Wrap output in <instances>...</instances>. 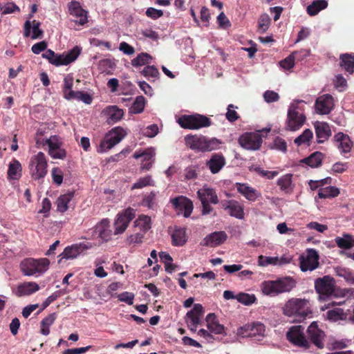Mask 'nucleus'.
Segmentation results:
<instances>
[{
    "mask_svg": "<svg viewBox=\"0 0 354 354\" xmlns=\"http://www.w3.org/2000/svg\"><path fill=\"white\" fill-rule=\"evenodd\" d=\"M283 314L293 319L294 322H301L307 317H312V310L308 299L291 298L283 307Z\"/></svg>",
    "mask_w": 354,
    "mask_h": 354,
    "instance_id": "nucleus-1",
    "label": "nucleus"
},
{
    "mask_svg": "<svg viewBox=\"0 0 354 354\" xmlns=\"http://www.w3.org/2000/svg\"><path fill=\"white\" fill-rule=\"evenodd\" d=\"M296 286V281L290 277H283L276 280L265 281L261 283V290L266 295L274 297L290 292Z\"/></svg>",
    "mask_w": 354,
    "mask_h": 354,
    "instance_id": "nucleus-2",
    "label": "nucleus"
},
{
    "mask_svg": "<svg viewBox=\"0 0 354 354\" xmlns=\"http://www.w3.org/2000/svg\"><path fill=\"white\" fill-rule=\"evenodd\" d=\"M185 143L193 151L205 152L216 149L221 142L216 138L208 139L202 135L188 134L185 137Z\"/></svg>",
    "mask_w": 354,
    "mask_h": 354,
    "instance_id": "nucleus-3",
    "label": "nucleus"
},
{
    "mask_svg": "<svg viewBox=\"0 0 354 354\" xmlns=\"http://www.w3.org/2000/svg\"><path fill=\"white\" fill-rule=\"evenodd\" d=\"M303 100H295L289 106L286 129L289 131H295L299 129L306 121V116L303 113V108L299 104L304 103Z\"/></svg>",
    "mask_w": 354,
    "mask_h": 354,
    "instance_id": "nucleus-4",
    "label": "nucleus"
},
{
    "mask_svg": "<svg viewBox=\"0 0 354 354\" xmlns=\"http://www.w3.org/2000/svg\"><path fill=\"white\" fill-rule=\"evenodd\" d=\"M50 261L46 258H26L21 262L20 269L26 276L41 275L48 269Z\"/></svg>",
    "mask_w": 354,
    "mask_h": 354,
    "instance_id": "nucleus-5",
    "label": "nucleus"
},
{
    "mask_svg": "<svg viewBox=\"0 0 354 354\" xmlns=\"http://www.w3.org/2000/svg\"><path fill=\"white\" fill-rule=\"evenodd\" d=\"M178 123L183 129H199L211 126L212 122L208 117L196 113L180 116L178 119Z\"/></svg>",
    "mask_w": 354,
    "mask_h": 354,
    "instance_id": "nucleus-6",
    "label": "nucleus"
},
{
    "mask_svg": "<svg viewBox=\"0 0 354 354\" xmlns=\"http://www.w3.org/2000/svg\"><path fill=\"white\" fill-rule=\"evenodd\" d=\"M31 178L35 180L44 178L47 174L48 162L45 154L39 151L31 157L29 162Z\"/></svg>",
    "mask_w": 354,
    "mask_h": 354,
    "instance_id": "nucleus-7",
    "label": "nucleus"
},
{
    "mask_svg": "<svg viewBox=\"0 0 354 354\" xmlns=\"http://www.w3.org/2000/svg\"><path fill=\"white\" fill-rule=\"evenodd\" d=\"M127 136L126 131L121 127L110 130L100 142L97 151L103 153L118 144Z\"/></svg>",
    "mask_w": 354,
    "mask_h": 354,
    "instance_id": "nucleus-8",
    "label": "nucleus"
},
{
    "mask_svg": "<svg viewBox=\"0 0 354 354\" xmlns=\"http://www.w3.org/2000/svg\"><path fill=\"white\" fill-rule=\"evenodd\" d=\"M287 339L293 345L308 349L310 346V342L304 334V327L301 325L291 326L286 333Z\"/></svg>",
    "mask_w": 354,
    "mask_h": 354,
    "instance_id": "nucleus-9",
    "label": "nucleus"
},
{
    "mask_svg": "<svg viewBox=\"0 0 354 354\" xmlns=\"http://www.w3.org/2000/svg\"><path fill=\"white\" fill-rule=\"evenodd\" d=\"M335 288V281L329 275L317 278L315 281V289L320 297L325 298L331 296L334 294Z\"/></svg>",
    "mask_w": 354,
    "mask_h": 354,
    "instance_id": "nucleus-10",
    "label": "nucleus"
},
{
    "mask_svg": "<svg viewBox=\"0 0 354 354\" xmlns=\"http://www.w3.org/2000/svg\"><path fill=\"white\" fill-rule=\"evenodd\" d=\"M238 142L245 149L256 151L261 147L263 140L259 132H246L239 138Z\"/></svg>",
    "mask_w": 354,
    "mask_h": 354,
    "instance_id": "nucleus-11",
    "label": "nucleus"
},
{
    "mask_svg": "<svg viewBox=\"0 0 354 354\" xmlns=\"http://www.w3.org/2000/svg\"><path fill=\"white\" fill-rule=\"evenodd\" d=\"M136 217V210L131 207H128L120 212L117 215V218L114 222V234H122L129 223Z\"/></svg>",
    "mask_w": 354,
    "mask_h": 354,
    "instance_id": "nucleus-12",
    "label": "nucleus"
},
{
    "mask_svg": "<svg viewBox=\"0 0 354 354\" xmlns=\"http://www.w3.org/2000/svg\"><path fill=\"white\" fill-rule=\"evenodd\" d=\"M319 254L316 250L310 248L306 250V255L299 257L300 268L303 272L312 271L319 267Z\"/></svg>",
    "mask_w": 354,
    "mask_h": 354,
    "instance_id": "nucleus-13",
    "label": "nucleus"
},
{
    "mask_svg": "<svg viewBox=\"0 0 354 354\" xmlns=\"http://www.w3.org/2000/svg\"><path fill=\"white\" fill-rule=\"evenodd\" d=\"M265 326L260 322H254L241 326L237 329V335L242 337H263L265 333Z\"/></svg>",
    "mask_w": 354,
    "mask_h": 354,
    "instance_id": "nucleus-14",
    "label": "nucleus"
},
{
    "mask_svg": "<svg viewBox=\"0 0 354 354\" xmlns=\"http://www.w3.org/2000/svg\"><path fill=\"white\" fill-rule=\"evenodd\" d=\"M308 339L309 342L313 344L318 348L324 347L325 333L318 327L316 322H312L307 328Z\"/></svg>",
    "mask_w": 354,
    "mask_h": 354,
    "instance_id": "nucleus-15",
    "label": "nucleus"
},
{
    "mask_svg": "<svg viewBox=\"0 0 354 354\" xmlns=\"http://www.w3.org/2000/svg\"><path fill=\"white\" fill-rule=\"evenodd\" d=\"M178 214H183L185 218L189 217L193 211V203L191 200L183 196H179L170 200Z\"/></svg>",
    "mask_w": 354,
    "mask_h": 354,
    "instance_id": "nucleus-16",
    "label": "nucleus"
},
{
    "mask_svg": "<svg viewBox=\"0 0 354 354\" xmlns=\"http://www.w3.org/2000/svg\"><path fill=\"white\" fill-rule=\"evenodd\" d=\"M68 12L75 17L76 24L84 26L88 22V12L82 8L80 2L71 1L68 3Z\"/></svg>",
    "mask_w": 354,
    "mask_h": 354,
    "instance_id": "nucleus-17",
    "label": "nucleus"
},
{
    "mask_svg": "<svg viewBox=\"0 0 354 354\" xmlns=\"http://www.w3.org/2000/svg\"><path fill=\"white\" fill-rule=\"evenodd\" d=\"M93 245L91 243H80L67 246L62 253L59 254V257H60L61 259L59 260V262H60L62 259H75L83 251L91 249Z\"/></svg>",
    "mask_w": 354,
    "mask_h": 354,
    "instance_id": "nucleus-18",
    "label": "nucleus"
},
{
    "mask_svg": "<svg viewBox=\"0 0 354 354\" xmlns=\"http://www.w3.org/2000/svg\"><path fill=\"white\" fill-rule=\"evenodd\" d=\"M333 142L342 154H346L351 151L354 144L348 135L343 132L335 134L333 138Z\"/></svg>",
    "mask_w": 354,
    "mask_h": 354,
    "instance_id": "nucleus-19",
    "label": "nucleus"
},
{
    "mask_svg": "<svg viewBox=\"0 0 354 354\" xmlns=\"http://www.w3.org/2000/svg\"><path fill=\"white\" fill-rule=\"evenodd\" d=\"M335 106L334 99L330 94H324L317 98L315 107L317 113L326 115L330 113Z\"/></svg>",
    "mask_w": 354,
    "mask_h": 354,
    "instance_id": "nucleus-20",
    "label": "nucleus"
},
{
    "mask_svg": "<svg viewBox=\"0 0 354 354\" xmlns=\"http://www.w3.org/2000/svg\"><path fill=\"white\" fill-rule=\"evenodd\" d=\"M221 207L227 210L229 215L238 219L244 218L243 206L236 200H225L221 202Z\"/></svg>",
    "mask_w": 354,
    "mask_h": 354,
    "instance_id": "nucleus-21",
    "label": "nucleus"
},
{
    "mask_svg": "<svg viewBox=\"0 0 354 354\" xmlns=\"http://www.w3.org/2000/svg\"><path fill=\"white\" fill-rule=\"evenodd\" d=\"M81 53V48L76 46L73 49L69 50L66 54L57 55L55 53V57L51 62V64L56 66L62 65H68L74 62L80 55Z\"/></svg>",
    "mask_w": 354,
    "mask_h": 354,
    "instance_id": "nucleus-22",
    "label": "nucleus"
},
{
    "mask_svg": "<svg viewBox=\"0 0 354 354\" xmlns=\"http://www.w3.org/2000/svg\"><path fill=\"white\" fill-rule=\"evenodd\" d=\"M39 290V286L34 281H27L19 284L12 292L17 297L29 296Z\"/></svg>",
    "mask_w": 354,
    "mask_h": 354,
    "instance_id": "nucleus-23",
    "label": "nucleus"
},
{
    "mask_svg": "<svg viewBox=\"0 0 354 354\" xmlns=\"http://www.w3.org/2000/svg\"><path fill=\"white\" fill-rule=\"evenodd\" d=\"M102 114L106 118L109 124H113L122 118L124 111L117 106H108L102 110Z\"/></svg>",
    "mask_w": 354,
    "mask_h": 354,
    "instance_id": "nucleus-24",
    "label": "nucleus"
},
{
    "mask_svg": "<svg viewBox=\"0 0 354 354\" xmlns=\"http://www.w3.org/2000/svg\"><path fill=\"white\" fill-rule=\"evenodd\" d=\"M235 186L237 192L250 202H254L261 196L260 192L245 183H236Z\"/></svg>",
    "mask_w": 354,
    "mask_h": 354,
    "instance_id": "nucleus-25",
    "label": "nucleus"
},
{
    "mask_svg": "<svg viewBox=\"0 0 354 354\" xmlns=\"http://www.w3.org/2000/svg\"><path fill=\"white\" fill-rule=\"evenodd\" d=\"M314 127L318 143H323L331 136L330 127L327 122L317 121Z\"/></svg>",
    "mask_w": 354,
    "mask_h": 354,
    "instance_id": "nucleus-26",
    "label": "nucleus"
},
{
    "mask_svg": "<svg viewBox=\"0 0 354 354\" xmlns=\"http://www.w3.org/2000/svg\"><path fill=\"white\" fill-rule=\"evenodd\" d=\"M205 321L207 322V327L210 333L224 336L227 335L225 326L218 322L214 313H209L206 316Z\"/></svg>",
    "mask_w": 354,
    "mask_h": 354,
    "instance_id": "nucleus-27",
    "label": "nucleus"
},
{
    "mask_svg": "<svg viewBox=\"0 0 354 354\" xmlns=\"http://www.w3.org/2000/svg\"><path fill=\"white\" fill-rule=\"evenodd\" d=\"M227 238V235L224 231H218L211 233L203 240V245L209 247H216L223 243Z\"/></svg>",
    "mask_w": 354,
    "mask_h": 354,
    "instance_id": "nucleus-28",
    "label": "nucleus"
},
{
    "mask_svg": "<svg viewBox=\"0 0 354 354\" xmlns=\"http://www.w3.org/2000/svg\"><path fill=\"white\" fill-rule=\"evenodd\" d=\"M8 179L9 180H18L22 176V166L19 160L13 158L8 165L7 171Z\"/></svg>",
    "mask_w": 354,
    "mask_h": 354,
    "instance_id": "nucleus-29",
    "label": "nucleus"
},
{
    "mask_svg": "<svg viewBox=\"0 0 354 354\" xmlns=\"http://www.w3.org/2000/svg\"><path fill=\"white\" fill-rule=\"evenodd\" d=\"M198 196L200 201H207L211 202L213 204H217L218 203V196L215 190L212 188L207 187H203L202 189L197 192Z\"/></svg>",
    "mask_w": 354,
    "mask_h": 354,
    "instance_id": "nucleus-30",
    "label": "nucleus"
},
{
    "mask_svg": "<svg viewBox=\"0 0 354 354\" xmlns=\"http://www.w3.org/2000/svg\"><path fill=\"white\" fill-rule=\"evenodd\" d=\"M225 165V160L221 154H213L207 162V165L212 174L218 173Z\"/></svg>",
    "mask_w": 354,
    "mask_h": 354,
    "instance_id": "nucleus-31",
    "label": "nucleus"
},
{
    "mask_svg": "<svg viewBox=\"0 0 354 354\" xmlns=\"http://www.w3.org/2000/svg\"><path fill=\"white\" fill-rule=\"evenodd\" d=\"M300 54H303V56H308L309 55V51L306 50H301L299 51H294L290 55H288L286 58L281 60L280 62V66L284 68L289 70L293 68L295 65V59H299L298 55Z\"/></svg>",
    "mask_w": 354,
    "mask_h": 354,
    "instance_id": "nucleus-32",
    "label": "nucleus"
},
{
    "mask_svg": "<svg viewBox=\"0 0 354 354\" xmlns=\"http://www.w3.org/2000/svg\"><path fill=\"white\" fill-rule=\"evenodd\" d=\"M339 66L348 74L354 72V54L344 53L339 56Z\"/></svg>",
    "mask_w": 354,
    "mask_h": 354,
    "instance_id": "nucleus-33",
    "label": "nucleus"
},
{
    "mask_svg": "<svg viewBox=\"0 0 354 354\" xmlns=\"http://www.w3.org/2000/svg\"><path fill=\"white\" fill-rule=\"evenodd\" d=\"M24 36L25 37H31V39H41L44 36V31L39 28L32 27L31 22L29 20L26 21L24 26Z\"/></svg>",
    "mask_w": 354,
    "mask_h": 354,
    "instance_id": "nucleus-34",
    "label": "nucleus"
},
{
    "mask_svg": "<svg viewBox=\"0 0 354 354\" xmlns=\"http://www.w3.org/2000/svg\"><path fill=\"white\" fill-rule=\"evenodd\" d=\"M324 157V153L319 151H315L308 157L304 158L301 162L312 168H316L322 165Z\"/></svg>",
    "mask_w": 354,
    "mask_h": 354,
    "instance_id": "nucleus-35",
    "label": "nucleus"
},
{
    "mask_svg": "<svg viewBox=\"0 0 354 354\" xmlns=\"http://www.w3.org/2000/svg\"><path fill=\"white\" fill-rule=\"evenodd\" d=\"M65 99L67 100H77L80 101H82L86 104H91L93 101V98L90 94L82 91H71L70 92L67 93L66 94Z\"/></svg>",
    "mask_w": 354,
    "mask_h": 354,
    "instance_id": "nucleus-36",
    "label": "nucleus"
},
{
    "mask_svg": "<svg viewBox=\"0 0 354 354\" xmlns=\"http://www.w3.org/2000/svg\"><path fill=\"white\" fill-rule=\"evenodd\" d=\"M204 313L203 307L200 304H195L192 310L187 313V317L190 319L192 324L196 327L200 322V316Z\"/></svg>",
    "mask_w": 354,
    "mask_h": 354,
    "instance_id": "nucleus-37",
    "label": "nucleus"
},
{
    "mask_svg": "<svg viewBox=\"0 0 354 354\" xmlns=\"http://www.w3.org/2000/svg\"><path fill=\"white\" fill-rule=\"evenodd\" d=\"M350 310H348L345 312L344 309L340 308H335L332 310H329L326 313V316L328 320L331 322H337L339 320H346Z\"/></svg>",
    "mask_w": 354,
    "mask_h": 354,
    "instance_id": "nucleus-38",
    "label": "nucleus"
},
{
    "mask_svg": "<svg viewBox=\"0 0 354 354\" xmlns=\"http://www.w3.org/2000/svg\"><path fill=\"white\" fill-rule=\"evenodd\" d=\"M74 196L73 192L61 195L56 201L57 210L61 213L65 212L68 208V203Z\"/></svg>",
    "mask_w": 354,
    "mask_h": 354,
    "instance_id": "nucleus-39",
    "label": "nucleus"
},
{
    "mask_svg": "<svg viewBox=\"0 0 354 354\" xmlns=\"http://www.w3.org/2000/svg\"><path fill=\"white\" fill-rule=\"evenodd\" d=\"M277 185L280 187L281 190L286 193H290L292 191V174H286L281 176L277 183Z\"/></svg>",
    "mask_w": 354,
    "mask_h": 354,
    "instance_id": "nucleus-40",
    "label": "nucleus"
},
{
    "mask_svg": "<svg viewBox=\"0 0 354 354\" xmlns=\"http://www.w3.org/2000/svg\"><path fill=\"white\" fill-rule=\"evenodd\" d=\"M172 244L175 246H183L187 241L186 231L183 228H179L174 230L171 235Z\"/></svg>",
    "mask_w": 354,
    "mask_h": 354,
    "instance_id": "nucleus-41",
    "label": "nucleus"
},
{
    "mask_svg": "<svg viewBox=\"0 0 354 354\" xmlns=\"http://www.w3.org/2000/svg\"><path fill=\"white\" fill-rule=\"evenodd\" d=\"M133 227L146 233L151 228V217L147 215L139 216L134 221Z\"/></svg>",
    "mask_w": 354,
    "mask_h": 354,
    "instance_id": "nucleus-42",
    "label": "nucleus"
},
{
    "mask_svg": "<svg viewBox=\"0 0 354 354\" xmlns=\"http://www.w3.org/2000/svg\"><path fill=\"white\" fill-rule=\"evenodd\" d=\"M327 6L328 2L326 0H315L310 5L308 6L306 11L310 16H315Z\"/></svg>",
    "mask_w": 354,
    "mask_h": 354,
    "instance_id": "nucleus-43",
    "label": "nucleus"
},
{
    "mask_svg": "<svg viewBox=\"0 0 354 354\" xmlns=\"http://www.w3.org/2000/svg\"><path fill=\"white\" fill-rule=\"evenodd\" d=\"M56 319L57 314L53 313L41 320L40 332L42 335H48L50 333V326L55 322Z\"/></svg>",
    "mask_w": 354,
    "mask_h": 354,
    "instance_id": "nucleus-44",
    "label": "nucleus"
},
{
    "mask_svg": "<svg viewBox=\"0 0 354 354\" xmlns=\"http://www.w3.org/2000/svg\"><path fill=\"white\" fill-rule=\"evenodd\" d=\"M152 57L147 53H141L131 60V64L134 67L149 65L151 63Z\"/></svg>",
    "mask_w": 354,
    "mask_h": 354,
    "instance_id": "nucleus-45",
    "label": "nucleus"
},
{
    "mask_svg": "<svg viewBox=\"0 0 354 354\" xmlns=\"http://www.w3.org/2000/svg\"><path fill=\"white\" fill-rule=\"evenodd\" d=\"M339 194V189L333 186L320 188L318 191L319 198H331L337 197Z\"/></svg>",
    "mask_w": 354,
    "mask_h": 354,
    "instance_id": "nucleus-46",
    "label": "nucleus"
},
{
    "mask_svg": "<svg viewBox=\"0 0 354 354\" xmlns=\"http://www.w3.org/2000/svg\"><path fill=\"white\" fill-rule=\"evenodd\" d=\"M335 243L342 249H350L354 246V239H352L351 236L346 234L344 237H337Z\"/></svg>",
    "mask_w": 354,
    "mask_h": 354,
    "instance_id": "nucleus-47",
    "label": "nucleus"
},
{
    "mask_svg": "<svg viewBox=\"0 0 354 354\" xmlns=\"http://www.w3.org/2000/svg\"><path fill=\"white\" fill-rule=\"evenodd\" d=\"M313 131L309 129H306L300 136L295 138V144H296L297 146H300L303 144H307L308 145H310V141L313 138Z\"/></svg>",
    "mask_w": 354,
    "mask_h": 354,
    "instance_id": "nucleus-48",
    "label": "nucleus"
},
{
    "mask_svg": "<svg viewBox=\"0 0 354 354\" xmlns=\"http://www.w3.org/2000/svg\"><path fill=\"white\" fill-rule=\"evenodd\" d=\"M145 106V99L142 95L138 96L130 108V112L138 114L143 111Z\"/></svg>",
    "mask_w": 354,
    "mask_h": 354,
    "instance_id": "nucleus-49",
    "label": "nucleus"
},
{
    "mask_svg": "<svg viewBox=\"0 0 354 354\" xmlns=\"http://www.w3.org/2000/svg\"><path fill=\"white\" fill-rule=\"evenodd\" d=\"M46 144L48 147V154L53 153L55 149L62 147L63 142L57 136H52L46 140Z\"/></svg>",
    "mask_w": 354,
    "mask_h": 354,
    "instance_id": "nucleus-50",
    "label": "nucleus"
},
{
    "mask_svg": "<svg viewBox=\"0 0 354 354\" xmlns=\"http://www.w3.org/2000/svg\"><path fill=\"white\" fill-rule=\"evenodd\" d=\"M109 223V221L107 219H104L102 221L100 225L97 227L100 236L106 241H108L111 238V231L107 229Z\"/></svg>",
    "mask_w": 354,
    "mask_h": 354,
    "instance_id": "nucleus-51",
    "label": "nucleus"
},
{
    "mask_svg": "<svg viewBox=\"0 0 354 354\" xmlns=\"http://www.w3.org/2000/svg\"><path fill=\"white\" fill-rule=\"evenodd\" d=\"M258 263L260 266H267L268 265L281 264V260L278 257H265L260 255L258 258Z\"/></svg>",
    "mask_w": 354,
    "mask_h": 354,
    "instance_id": "nucleus-52",
    "label": "nucleus"
},
{
    "mask_svg": "<svg viewBox=\"0 0 354 354\" xmlns=\"http://www.w3.org/2000/svg\"><path fill=\"white\" fill-rule=\"evenodd\" d=\"M270 24V18L268 15L264 13L260 15L258 20V30L261 33L265 32Z\"/></svg>",
    "mask_w": 354,
    "mask_h": 354,
    "instance_id": "nucleus-53",
    "label": "nucleus"
},
{
    "mask_svg": "<svg viewBox=\"0 0 354 354\" xmlns=\"http://www.w3.org/2000/svg\"><path fill=\"white\" fill-rule=\"evenodd\" d=\"M236 299L244 305H251L256 301V297L254 295H250L248 293L240 292L236 295Z\"/></svg>",
    "mask_w": 354,
    "mask_h": 354,
    "instance_id": "nucleus-54",
    "label": "nucleus"
},
{
    "mask_svg": "<svg viewBox=\"0 0 354 354\" xmlns=\"http://www.w3.org/2000/svg\"><path fill=\"white\" fill-rule=\"evenodd\" d=\"M142 75L146 77L148 80L151 78L153 80L156 79L159 75V71L154 66H147L141 72Z\"/></svg>",
    "mask_w": 354,
    "mask_h": 354,
    "instance_id": "nucleus-55",
    "label": "nucleus"
},
{
    "mask_svg": "<svg viewBox=\"0 0 354 354\" xmlns=\"http://www.w3.org/2000/svg\"><path fill=\"white\" fill-rule=\"evenodd\" d=\"M151 177L150 176H146L142 178H140L133 185L131 189H142L147 185H153Z\"/></svg>",
    "mask_w": 354,
    "mask_h": 354,
    "instance_id": "nucleus-56",
    "label": "nucleus"
},
{
    "mask_svg": "<svg viewBox=\"0 0 354 354\" xmlns=\"http://www.w3.org/2000/svg\"><path fill=\"white\" fill-rule=\"evenodd\" d=\"M156 194L153 192H150L143 198L142 205L147 207L149 209H153L156 205Z\"/></svg>",
    "mask_w": 354,
    "mask_h": 354,
    "instance_id": "nucleus-57",
    "label": "nucleus"
},
{
    "mask_svg": "<svg viewBox=\"0 0 354 354\" xmlns=\"http://www.w3.org/2000/svg\"><path fill=\"white\" fill-rule=\"evenodd\" d=\"M237 109V106H235L234 104H229L227 106V112L225 113V117L227 120L231 122H234L236 121L239 118V115L238 113L233 110V109Z\"/></svg>",
    "mask_w": 354,
    "mask_h": 354,
    "instance_id": "nucleus-58",
    "label": "nucleus"
},
{
    "mask_svg": "<svg viewBox=\"0 0 354 354\" xmlns=\"http://www.w3.org/2000/svg\"><path fill=\"white\" fill-rule=\"evenodd\" d=\"M73 86V77L69 75L66 76L64 79V84L62 87V92L64 97H66V94L72 90Z\"/></svg>",
    "mask_w": 354,
    "mask_h": 354,
    "instance_id": "nucleus-59",
    "label": "nucleus"
},
{
    "mask_svg": "<svg viewBox=\"0 0 354 354\" xmlns=\"http://www.w3.org/2000/svg\"><path fill=\"white\" fill-rule=\"evenodd\" d=\"M51 173L53 183L57 185H60L63 181V172L62 169L59 167H54Z\"/></svg>",
    "mask_w": 354,
    "mask_h": 354,
    "instance_id": "nucleus-60",
    "label": "nucleus"
},
{
    "mask_svg": "<svg viewBox=\"0 0 354 354\" xmlns=\"http://www.w3.org/2000/svg\"><path fill=\"white\" fill-rule=\"evenodd\" d=\"M264 100L268 103L277 102L279 100V95L274 91L268 90L263 93Z\"/></svg>",
    "mask_w": 354,
    "mask_h": 354,
    "instance_id": "nucleus-61",
    "label": "nucleus"
},
{
    "mask_svg": "<svg viewBox=\"0 0 354 354\" xmlns=\"http://www.w3.org/2000/svg\"><path fill=\"white\" fill-rule=\"evenodd\" d=\"M133 158L136 159L140 158H145V160H149L150 158H153L154 156V153L153 151H151L149 149H147L143 151H136L133 153Z\"/></svg>",
    "mask_w": 354,
    "mask_h": 354,
    "instance_id": "nucleus-62",
    "label": "nucleus"
},
{
    "mask_svg": "<svg viewBox=\"0 0 354 354\" xmlns=\"http://www.w3.org/2000/svg\"><path fill=\"white\" fill-rule=\"evenodd\" d=\"M145 234V232L139 230V232H137L135 234L130 235L128 237L127 241H129V243L130 244L131 243H141L142 242V239L144 238Z\"/></svg>",
    "mask_w": 354,
    "mask_h": 354,
    "instance_id": "nucleus-63",
    "label": "nucleus"
},
{
    "mask_svg": "<svg viewBox=\"0 0 354 354\" xmlns=\"http://www.w3.org/2000/svg\"><path fill=\"white\" fill-rule=\"evenodd\" d=\"M118 299L120 301L127 303L129 305H132L134 299V295L131 292H124L118 295Z\"/></svg>",
    "mask_w": 354,
    "mask_h": 354,
    "instance_id": "nucleus-64",
    "label": "nucleus"
}]
</instances>
